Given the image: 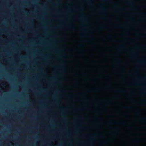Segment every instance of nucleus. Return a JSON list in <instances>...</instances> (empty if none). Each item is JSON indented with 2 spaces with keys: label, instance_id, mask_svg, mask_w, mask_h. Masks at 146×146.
I'll return each mask as SVG.
<instances>
[{
  "label": "nucleus",
  "instance_id": "obj_1",
  "mask_svg": "<svg viewBox=\"0 0 146 146\" xmlns=\"http://www.w3.org/2000/svg\"><path fill=\"white\" fill-rule=\"evenodd\" d=\"M86 2L89 3H90V4H92V3H93V1H91V0H87L86 1Z\"/></svg>",
  "mask_w": 146,
  "mask_h": 146
},
{
  "label": "nucleus",
  "instance_id": "obj_2",
  "mask_svg": "<svg viewBox=\"0 0 146 146\" xmlns=\"http://www.w3.org/2000/svg\"><path fill=\"white\" fill-rule=\"evenodd\" d=\"M109 123L110 124H112L114 123V122L112 121H110L109 122Z\"/></svg>",
  "mask_w": 146,
  "mask_h": 146
},
{
  "label": "nucleus",
  "instance_id": "obj_3",
  "mask_svg": "<svg viewBox=\"0 0 146 146\" xmlns=\"http://www.w3.org/2000/svg\"><path fill=\"white\" fill-rule=\"evenodd\" d=\"M146 120V118H144L142 119L141 120V121H145Z\"/></svg>",
  "mask_w": 146,
  "mask_h": 146
},
{
  "label": "nucleus",
  "instance_id": "obj_4",
  "mask_svg": "<svg viewBox=\"0 0 146 146\" xmlns=\"http://www.w3.org/2000/svg\"><path fill=\"white\" fill-rule=\"evenodd\" d=\"M118 91L119 92H123V90H118Z\"/></svg>",
  "mask_w": 146,
  "mask_h": 146
},
{
  "label": "nucleus",
  "instance_id": "obj_5",
  "mask_svg": "<svg viewBox=\"0 0 146 146\" xmlns=\"http://www.w3.org/2000/svg\"><path fill=\"white\" fill-rule=\"evenodd\" d=\"M81 15L82 16H84V13H81Z\"/></svg>",
  "mask_w": 146,
  "mask_h": 146
},
{
  "label": "nucleus",
  "instance_id": "obj_6",
  "mask_svg": "<svg viewBox=\"0 0 146 146\" xmlns=\"http://www.w3.org/2000/svg\"><path fill=\"white\" fill-rule=\"evenodd\" d=\"M139 62H145V61L144 60H141Z\"/></svg>",
  "mask_w": 146,
  "mask_h": 146
},
{
  "label": "nucleus",
  "instance_id": "obj_7",
  "mask_svg": "<svg viewBox=\"0 0 146 146\" xmlns=\"http://www.w3.org/2000/svg\"><path fill=\"white\" fill-rule=\"evenodd\" d=\"M121 123L122 124H125V123L124 122H122Z\"/></svg>",
  "mask_w": 146,
  "mask_h": 146
},
{
  "label": "nucleus",
  "instance_id": "obj_8",
  "mask_svg": "<svg viewBox=\"0 0 146 146\" xmlns=\"http://www.w3.org/2000/svg\"><path fill=\"white\" fill-rule=\"evenodd\" d=\"M115 133V132H114V131L112 132V133H113V134H114V133Z\"/></svg>",
  "mask_w": 146,
  "mask_h": 146
},
{
  "label": "nucleus",
  "instance_id": "obj_9",
  "mask_svg": "<svg viewBox=\"0 0 146 146\" xmlns=\"http://www.w3.org/2000/svg\"><path fill=\"white\" fill-rule=\"evenodd\" d=\"M81 21H84V20L83 19H81Z\"/></svg>",
  "mask_w": 146,
  "mask_h": 146
},
{
  "label": "nucleus",
  "instance_id": "obj_10",
  "mask_svg": "<svg viewBox=\"0 0 146 146\" xmlns=\"http://www.w3.org/2000/svg\"><path fill=\"white\" fill-rule=\"evenodd\" d=\"M142 102H145V100H143V101H142Z\"/></svg>",
  "mask_w": 146,
  "mask_h": 146
},
{
  "label": "nucleus",
  "instance_id": "obj_11",
  "mask_svg": "<svg viewBox=\"0 0 146 146\" xmlns=\"http://www.w3.org/2000/svg\"><path fill=\"white\" fill-rule=\"evenodd\" d=\"M72 96H69V97H72Z\"/></svg>",
  "mask_w": 146,
  "mask_h": 146
},
{
  "label": "nucleus",
  "instance_id": "obj_12",
  "mask_svg": "<svg viewBox=\"0 0 146 146\" xmlns=\"http://www.w3.org/2000/svg\"><path fill=\"white\" fill-rule=\"evenodd\" d=\"M106 102H109V101L108 100V101H106Z\"/></svg>",
  "mask_w": 146,
  "mask_h": 146
},
{
  "label": "nucleus",
  "instance_id": "obj_13",
  "mask_svg": "<svg viewBox=\"0 0 146 146\" xmlns=\"http://www.w3.org/2000/svg\"><path fill=\"white\" fill-rule=\"evenodd\" d=\"M79 110H82V108H80V109H79Z\"/></svg>",
  "mask_w": 146,
  "mask_h": 146
},
{
  "label": "nucleus",
  "instance_id": "obj_14",
  "mask_svg": "<svg viewBox=\"0 0 146 146\" xmlns=\"http://www.w3.org/2000/svg\"><path fill=\"white\" fill-rule=\"evenodd\" d=\"M119 47H121V46H119Z\"/></svg>",
  "mask_w": 146,
  "mask_h": 146
},
{
  "label": "nucleus",
  "instance_id": "obj_15",
  "mask_svg": "<svg viewBox=\"0 0 146 146\" xmlns=\"http://www.w3.org/2000/svg\"><path fill=\"white\" fill-rule=\"evenodd\" d=\"M82 36L83 37L84 36V35H82Z\"/></svg>",
  "mask_w": 146,
  "mask_h": 146
},
{
  "label": "nucleus",
  "instance_id": "obj_16",
  "mask_svg": "<svg viewBox=\"0 0 146 146\" xmlns=\"http://www.w3.org/2000/svg\"><path fill=\"white\" fill-rule=\"evenodd\" d=\"M114 6H116V4L114 5Z\"/></svg>",
  "mask_w": 146,
  "mask_h": 146
},
{
  "label": "nucleus",
  "instance_id": "obj_17",
  "mask_svg": "<svg viewBox=\"0 0 146 146\" xmlns=\"http://www.w3.org/2000/svg\"><path fill=\"white\" fill-rule=\"evenodd\" d=\"M92 139H90V140H92Z\"/></svg>",
  "mask_w": 146,
  "mask_h": 146
},
{
  "label": "nucleus",
  "instance_id": "obj_18",
  "mask_svg": "<svg viewBox=\"0 0 146 146\" xmlns=\"http://www.w3.org/2000/svg\"><path fill=\"white\" fill-rule=\"evenodd\" d=\"M23 49H25V48H23Z\"/></svg>",
  "mask_w": 146,
  "mask_h": 146
},
{
  "label": "nucleus",
  "instance_id": "obj_19",
  "mask_svg": "<svg viewBox=\"0 0 146 146\" xmlns=\"http://www.w3.org/2000/svg\"><path fill=\"white\" fill-rule=\"evenodd\" d=\"M102 29V28H100V29Z\"/></svg>",
  "mask_w": 146,
  "mask_h": 146
}]
</instances>
